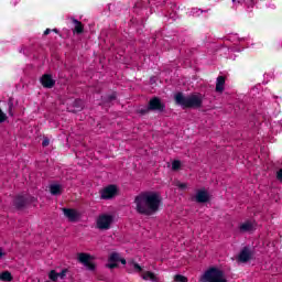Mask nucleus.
<instances>
[{
    "label": "nucleus",
    "instance_id": "11",
    "mask_svg": "<svg viewBox=\"0 0 282 282\" xmlns=\"http://www.w3.org/2000/svg\"><path fill=\"white\" fill-rule=\"evenodd\" d=\"M195 202L197 204H206L210 202V195L206 189H198L196 192Z\"/></svg>",
    "mask_w": 282,
    "mask_h": 282
},
{
    "label": "nucleus",
    "instance_id": "4",
    "mask_svg": "<svg viewBox=\"0 0 282 282\" xmlns=\"http://www.w3.org/2000/svg\"><path fill=\"white\" fill-rule=\"evenodd\" d=\"M202 282H228L226 279V273L224 270L210 267L207 269L204 274L200 276Z\"/></svg>",
    "mask_w": 282,
    "mask_h": 282
},
{
    "label": "nucleus",
    "instance_id": "23",
    "mask_svg": "<svg viewBox=\"0 0 282 282\" xmlns=\"http://www.w3.org/2000/svg\"><path fill=\"white\" fill-rule=\"evenodd\" d=\"M174 281L175 282H188V278L182 274H176L174 275Z\"/></svg>",
    "mask_w": 282,
    "mask_h": 282
},
{
    "label": "nucleus",
    "instance_id": "26",
    "mask_svg": "<svg viewBox=\"0 0 282 282\" xmlns=\"http://www.w3.org/2000/svg\"><path fill=\"white\" fill-rule=\"evenodd\" d=\"M130 264L135 272H142V268L138 264V262H130Z\"/></svg>",
    "mask_w": 282,
    "mask_h": 282
},
{
    "label": "nucleus",
    "instance_id": "2",
    "mask_svg": "<svg viewBox=\"0 0 282 282\" xmlns=\"http://www.w3.org/2000/svg\"><path fill=\"white\" fill-rule=\"evenodd\" d=\"M174 100L178 107H182V109H199L202 108V105L204 100L202 99V96L199 95H189L184 96V93H177L174 96Z\"/></svg>",
    "mask_w": 282,
    "mask_h": 282
},
{
    "label": "nucleus",
    "instance_id": "30",
    "mask_svg": "<svg viewBox=\"0 0 282 282\" xmlns=\"http://www.w3.org/2000/svg\"><path fill=\"white\" fill-rule=\"evenodd\" d=\"M276 180H279L280 182H282V169L278 171V173H276Z\"/></svg>",
    "mask_w": 282,
    "mask_h": 282
},
{
    "label": "nucleus",
    "instance_id": "18",
    "mask_svg": "<svg viewBox=\"0 0 282 282\" xmlns=\"http://www.w3.org/2000/svg\"><path fill=\"white\" fill-rule=\"evenodd\" d=\"M50 193L51 195H61L63 189L61 188V185L54 184L50 186Z\"/></svg>",
    "mask_w": 282,
    "mask_h": 282
},
{
    "label": "nucleus",
    "instance_id": "29",
    "mask_svg": "<svg viewBox=\"0 0 282 282\" xmlns=\"http://www.w3.org/2000/svg\"><path fill=\"white\" fill-rule=\"evenodd\" d=\"M42 147H50V139L44 138L42 141Z\"/></svg>",
    "mask_w": 282,
    "mask_h": 282
},
{
    "label": "nucleus",
    "instance_id": "3",
    "mask_svg": "<svg viewBox=\"0 0 282 282\" xmlns=\"http://www.w3.org/2000/svg\"><path fill=\"white\" fill-rule=\"evenodd\" d=\"M150 111L164 113V111H166V104H164L160 97H152L149 100L148 106H143L137 110L140 116H147Z\"/></svg>",
    "mask_w": 282,
    "mask_h": 282
},
{
    "label": "nucleus",
    "instance_id": "19",
    "mask_svg": "<svg viewBox=\"0 0 282 282\" xmlns=\"http://www.w3.org/2000/svg\"><path fill=\"white\" fill-rule=\"evenodd\" d=\"M0 281H7V282L12 281V273H10L9 271H3L0 274Z\"/></svg>",
    "mask_w": 282,
    "mask_h": 282
},
{
    "label": "nucleus",
    "instance_id": "5",
    "mask_svg": "<svg viewBox=\"0 0 282 282\" xmlns=\"http://www.w3.org/2000/svg\"><path fill=\"white\" fill-rule=\"evenodd\" d=\"M34 202H36V198L30 194H18L13 198V206L17 210H23V208H28Z\"/></svg>",
    "mask_w": 282,
    "mask_h": 282
},
{
    "label": "nucleus",
    "instance_id": "31",
    "mask_svg": "<svg viewBox=\"0 0 282 282\" xmlns=\"http://www.w3.org/2000/svg\"><path fill=\"white\" fill-rule=\"evenodd\" d=\"M119 261L122 265H127V260L124 258H119Z\"/></svg>",
    "mask_w": 282,
    "mask_h": 282
},
{
    "label": "nucleus",
    "instance_id": "21",
    "mask_svg": "<svg viewBox=\"0 0 282 282\" xmlns=\"http://www.w3.org/2000/svg\"><path fill=\"white\" fill-rule=\"evenodd\" d=\"M48 279L53 282L58 281V272H56V270H51L48 273Z\"/></svg>",
    "mask_w": 282,
    "mask_h": 282
},
{
    "label": "nucleus",
    "instance_id": "33",
    "mask_svg": "<svg viewBox=\"0 0 282 282\" xmlns=\"http://www.w3.org/2000/svg\"><path fill=\"white\" fill-rule=\"evenodd\" d=\"M2 257H6V253L3 252V249L0 247V259H1Z\"/></svg>",
    "mask_w": 282,
    "mask_h": 282
},
{
    "label": "nucleus",
    "instance_id": "1",
    "mask_svg": "<svg viewBox=\"0 0 282 282\" xmlns=\"http://www.w3.org/2000/svg\"><path fill=\"white\" fill-rule=\"evenodd\" d=\"M134 204L139 215H153L160 210L162 198L155 192H144L135 196Z\"/></svg>",
    "mask_w": 282,
    "mask_h": 282
},
{
    "label": "nucleus",
    "instance_id": "10",
    "mask_svg": "<svg viewBox=\"0 0 282 282\" xmlns=\"http://www.w3.org/2000/svg\"><path fill=\"white\" fill-rule=\"evenodd\" d=\"M40 83L45 89H52L54 85H56V80H54L50 74L42 75Z\"/></svg>",
    "mask_w": 282,
    "mask_h": 282
},
{
    "label": "nucleus",
    "instance_id": "6",
    "mask_svg": "<svg viewBox=\"0 0 282 282\" xmlns=\"http://www.w3.org/2000/svg\"><path fill=\"white\" fill-rule=\"evenodd\" d=\"M94 257L89 253L80 252L77 256V261L82 263L86 268V270H89V272H96V263L91 261Z\"/></svg>",
    "mask_w": 282,
    "mask_h": 282
},
{
    "label": "nucleus",
    "instance_id": "25",
    "mask_svg": "<svg viewBox=\"0 0 282 282\" xmlns=\"http://www.w3.org/2000/svg\"><path fill=\"white\" fill-rule=\"evenodd\" d=\"M8 120V115L4 113L3 110L0 109V124Z\"/></svg>",
    "mask_w": 282,
    "mask_h": 282
},
{
    "label": "nucleus",
    "instance_id": "28",
    "mask_svg": "<svg viewBox=\"0 0 282 282\" xmlns=\"http://www.w3.org/2000/svg\"><path fill=\"white\" fill-rule=\"evenodd\" d=\"M67 276V269H63L62 272L58 273L59 279H65Z\"/></svg>",
    "mask_w": 282,
    "mask_h": 282
},
{
    "label": "nucleus",
    "instance_id": "35",
    "mask_svg": "<svg viewBox=\"0 0 282 282\" xmlns=\"http://www.w3.org/2000/svg\"><path fill=\"white\" fill-rule=\"evenodd\" d=\"M178 187H180V188H186V184H185V183L180 184Z\"/></svg>",
    "mask_w": 282,
    "mask_h": 282
},
{
    "label": "nucleus",
    "instance_id": "9",
    "mask_svg": "<svg viewBox=\"0 0 282 282\" xmlns=\"http://www.w3.org/2000/svg\"><path fill=\"white\" fill-rule=\"evenodd\" d=\"M63 214L68 221L76 223L80 219V213L74 208H63Z\"/></svg>",
    "mask_w": 282,
    "mask_h": 282
},
{
    "label": "nucleus",
    "instance_id": "14",
    "mask_svg": "<svg viewBox=\"0 0 282 282\" xmlns=\"http://www.w3.org/2000/svg\"><path fill=\"white\" fill-rule=\"evenodd\" d=\"M226 85V77L218 76L216 79V91L217 94H224V87Z\"/></svg>",
    "mask_w": 282,
    "mask_h": 282
},
{
    "label": "nucleus",
    "instance_id": "36",
    "mask_svg": "<svg viewBox=\"0 0 282 282\" xmlns=\"http://www.w3.org/2000/svg\"><path fill=\"white\" fill-rule=\"evenodd\" d=\"M53 32H55V34H58V29H53Z\"/></svg>",
    "mask_w": 282,
    "mask_h": 282
},
{
    "label": "nucleus",
    "instance_id": "20",
    "mask_svg": "<svg viewBox=\"0 0 282 282\" xmlns=\"http://www.w3.org/2000/svg\"><path fill=\"white\" fill-rule=\"evenodd\" d=\"M110 263H118L120 261V254L118 252H112L108 259Z\"/></svg>",
    "mask_w": 282,
    "mask_h": 282
},
{
    "label": "nucleus",
    "instance_id": "17",
    "mask_svg": "<svg viewBox=\"0 0 282 282\" xmlns=\"http://www.w3.org/2000/svg\"><path fill=\"white\" fill-rule=\"evenodd\" d=\"M143 280L144 281H152V282H158V276L155 275V273L151 272V271H147L143 274Z\"/></svg>",
    "mask_w": 282,
    "mask_h": 282
},
{
    "label": "nucleus",
    "instance_id": "15",
    "mask_svg": "<svg viewBox=\"0 0 282 282\" xmlns=\"http://www.w3.org/2000/svg\"><path fill=\"white\" fill-rule=\"evenodd\" d=\"M75 28L73 30L74 34H83V32H85V25L83 24V22L76 20L75 18L72 19Z\"/></svg>",
    "mask_w": 282,
    "mask_h": 282
},
{
    "label": "nucleus",
    "instance_id": "34",
    "mask_svg": "<svg viewBox=\"0 0 282 282\" xmlns=\"http://www.w3.org/2000/svg\"><path fill=\"white\" fill-rule=\"evenodd\" d=\"M50 32H52V30H51V29H46V30L44 31V36H47V34H50Z\"/></svg>",
    "mask_w": 282,
    "mask_h": 282
},
{
    "label": "nucleus",
    "instance_id": "37",
    "mask_svg": "<svg viewBox=\"0 0 282 282\" xmlns=\"http://www.w3.org/2000/svg\"><path fill=\"white\" fill-rule=\"evenodd\" d=\"M235 1H237V0H232L234 3H235Z\"/></svg>",
    "mask_w": 282,
    "mask_h": 282
},
{
    "label": "nucleus",
    "instance_id": "7",
    "mask_svg": "<svg viewBox=\"0 0 282 282\" xmlns=\"http://www.w3.org/2000/svg\"><path fill=\"white\" fill-rule=\"evenodd\" d=\"M111 224H113V216L111 215L104 214L97 219V228L99 230H109Z\"/></svg>",
    "mask_w": 282,
    "mask_h": 282
},
{
    "label": "nucleus",
    "instance_id": "27",
    "mask_svg": "<svg viewBox=\"0 0 282 282\" xmlns=\"http://www.w3.org/2000/svg\"><path fill=\"white\" fill-rule=\"evenodd\" d=\"M107 268H109V270H115V268H118V262H110L107 264Z\"/></svg>",
    "mask_w": 282,
    "mask_h": 282
},
{
    "label": "nucleus",
    "instance_id": "24",
    "mask_svg": "<svg viewBox=\"0 0 282 282\" xmlns=\"http://www.w3.org/2000/svg\"><path fill=\"white\" fill-rule=\"evenodd\" d=\"M117 96L116 93L108 95L104 98V102H113V100H116Z\"/></svg>",
    "mask_w": 282,
    "mask_h": 282
},
{
    "label": "nucleus",
    "instance_id": "12",
    "mask_svg": "<svg viewBox=\"0 0 282 282\" xmlns=\"http://www.w3.org/2000/svg\"><path fill=\"white\" fill-rule=\"evenodd\" d=\"M252 259V251L248 247H243L240 253L238 254V261L240 263H248Z\"/></svg>",
    "mask_w": 282,
    "mask_h": 282
},
{
    "label": "nucleus",
    "instance_id": "32",
    "mask_svg": "<svg viewBox=\"0 0 282 282\" xmlns=\"http://www.w3.org/2000/svg\"><path fill=\"white\" fill-rule=\"evenodd\" d=\"M12 107H13V105L10 104V105H9V115H11V116H13V113H12Z\"/></svg>",
    "mask_w": 282,
    "mask_h": 282
},
{
    "label": "nucleus",
    "instance_id": "8",
    "mask_svg": "<svg viewBox=\"0 0 282 282\" xmlns=\"http://www.w3.org/2000/svg\"><path fill=\"white\" fill-rule=\"evenodd\" d=\"M101 199H113L118 195V187L116 185H108L101 192Z\"/></svg>",
    "mask_w": 282,
    "mask_h": 282
},
{
    "label": "nucleus",
    "instance_id": "22",
    "mask_svg": "<svg viewBox=\"0 0 282 282\" xmlns=\"http://www.w3.org/2000/svg\"><path fill=\"white\" fill-rule=\"evenodd\" d=\"M182 169V162L178 160H175L172 162V171H180Z\"/></svg>",
    "mask_w": 282,
    "mask_h": 282
},
{
    "label": "nucleus",
    "instance_id": "16",
    "mask_svg": "<svg viewBox=\"0 0 282 282\" xmlns=\"http://www.w3.org/2000/svg\"><path fill=\"white\" fill-rule=\"evenodd\" d=\"M239 230L240 232H252V230H254V225L252 221L247 220L239 226Z\"/></svg>",
    "mask_w": 282,
    "mask_h": 282
},
{
    "label": "nucleus",
    "instance_id": "13",
    "mask_svg": "<svg viewBox=\"0 0 282 282\" xmlns=\"http://www.w3.org/2000/svg\"><path fill=\"white\" fill-rule=\"evenodd\" d=\"M83 100L82 99H75L72 104V107H68V111H70V113H78V111H83Z\"/></svg>",
    "mask_w": 282,
    "mask_h": 282
}]
</instances>
